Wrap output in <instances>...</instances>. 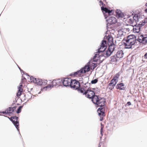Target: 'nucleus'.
Listing matches in <instances>:
<instances>
[{"label":"nucleus","mask_w":147,"mask_h":147,"mask_svg":"<svg viewBox=\"0 0 147 147\" xmlns=\"http://www.w3.org/2000/svg\"><path fill=\"white\" fill-rule=\"evenodd\" d=\"M32 95L29 91H28V94L24 95V96L26 98L28 99L27 101H28L32 98Z\"/></svg>","instance_id":"nucleus-23"},{"label":"nucleus","mask_w":147,"mask_h":147,"mask_svg":"<svg viewBox=\"0 0 147 147\" xmlns=\"http://www.w3.org/2000/svg\"><path fill=\"white\" fill-rule=\"evenodd\" d=\"M99 3L101 4H104V3H103V2L101 0H100L99 1Z\"/></svg>","instance_id":"nucleus-55"},{"label":"nucleus","mask_w":147,"mask_h":147,"mask_svg":"<svg viewBox=\"0 0 147 147\" xmlns=\"http://www.w3.org/2000/svg\"><path fill=\"white\" fill-rule=\"evenodd\" d=\"M144 56L145 59H147V52L144 54Z\"/></svg>","instance_id":"nucleus-51"},{"label":"nucleus","mask_w":147,"mask_h":147,"mask_svg":"<svg viewBox=\"0 0 147 147\" xmlns=\"http://www.w3.org/2000/svg\"><path fill=\"white\" fill-rule=\"evenodd\" d=\"M22 94V93L20 92H17L16 94V96L18 97L20 96Z\"/></svg>","instance_id":"nucleus-45"},{"label":"nucleus","mask_w":147,"mask_h":147,"mask_svg":"<svg viewBox=\"0 0 147 147\" xmlns=\"http://www.w3.org/2000/svg\"><path fill=\"white\" fill-rule=\"evenodd\" d=\"M3 116H4L5 117H8L9 119L12 122L13 124L16 127V125H15V124L16 123L15 121V120H13V119H14V117H13V116H12V117H8L7 116H5V115H3Z\"/></svg>","instance_id":"nucleus-28"},{"label":"nucleus","mask_w":147,"mask_h":147,"mask_svg":"<svg viewBox=\"0 0 147 147\" xmlns=\"http://www.w3.org/2000/svg\"><path fill=\"white\" fill-rule=\"evenodd\" d=\"M131 105V103L130 101L128 102L125 105V106L126 107L127 106H130Z\"/></svg>","instance_id":"nucleus-40"},{"label":"nucleus","mask_w":147,"mask_h":147,"mask_svg":"<svg viewBox=\"0 0 147 147\" xmlns=\"http://www.w3.org/2000/svg\"><path fill=\"white\" fill-rule=\"evenodd\" d=\"M134 15L133 19L130 18L128 20V23L130 24H133L134 23H137L139 21V20L138 16L137 13H134V12L132 14Z\"/></svg>","instance_id":"nucleus-7"},{"label":"nucleus","mask_w":147,"mask_h":147,"mask_svg":"<svg viewBox=\"0 0 147 147\" xmlns=\"http://www.w3.org/2000/svg\"><path fill=\"white\" fill-rule=\"evenodd\" d=\"M90 88H89L87 90H86L84 91V95H85V96L87 98H89L91 99V100L92 102H93L94 100V99L95 98V95L91 96V95L90 94V92L91 91V90L89 89Z\"/></svg>","instance_id":"nucleus-8"},{"label":"nucleus","mask_w":147,"mask_h":147,"mask_svg":"<svg viewBox=\"0 0 147 147\" xmlns=\"http://www.w3.org/2000/svg\"><path fill=\"white\" fill-rule=\"evenodd\" d=\"M106 44L107 41L104 40H102L101 42L100 48L98 49L97 52H96V53L95 54L93 57V61L96 62L98 60V57L101 58L100 57L101 56H100V53L106 49Z\"/></svg>","instance_id":"nucleus-2"},{"label":"nucleus","mask_w":147,"mask_h":147,"mask_svg":"<svg viewBox=\"0 0 147 147\" xmlns=\"http://www.w3.org/2000/svg\"><path fill=\"white\" fill-rule=\"evenodd\" d=\"M101 9L103 13L105 19H107L109 17V15H111L113 10V9L110 10L106 7H104L103 6L101 7Z\"/></svg>","instance_id":"nucleus-5"},{"label":"nucleus","mask_w":147,"mask_h":147,"mask_svg":"<svg viewBox=\"0 0 147 147\" xmlns=\"http://www.w3.org/2000/svg\"><path fill=\"white\" fill-rule=\"evenodd\" d=\"M0 113H2L3 114H5V112L4 111H0Z\"/></svg>","instance_id":"nucleus-56"},{"label":"nucleus","mask_w":147,"mask_h":147,"mask_svg":"<svg viewBox=\"0 0 147 147\" xmlns=\"http://www.w3.org/2000/svg\"><path fill=\"white\" fill-rule=\"evenodd\" d=\"M13 117H14V119L16 120L15 121V124L16 126V127L18 130V131H19V133L20 135V134L19 132V122L18 121V120L19 119V118L18 117H17V116H13Z\"/></svg>","instance_id":"nucleus-17"},{"label":"nucleus","mask_w":147,"mask_h":147,"mask_svg":"<svg viewBox=\"0 0 147 147\" xmlns=\"http://www.w3.org/2000/svg\"><path fill=\"white\" fill-rule=\"evenodd\" d=\"M52 85H51V86H52L53 87V86H58L56 81L55 79L52 82Z\"/></svg>","instance_id":"nucleus-33"},{"label":"nucleus","mask_w":147,"mask_h":147,"mask_svg":"<svg viewBox=\"0 0 147 147\" xmlns=\"http://www.w3.org/2000/svg\"><path fill=\"white\" fill-rule=\"evenodd\" d=\"M4 112H5V114H9V115H9V114H11V112H8L7 111V109L4 111Z\"/></svg>","instance_id":"nucleus-44"},{"label":"nucleus","mask_w":147,"mask_h":147,"mask_svg":"<svg viewBox=\"0 0 147 147\" xmlns=\"http://www.w3.org/2000/svg\"><path fill=\"white\" fill-rule=\"evenodd\" d=\"M144 11L146 13H147V8L145 9V10H144Z\"/></svg>","instance_id":"nucleus-58"},{"label":"nucleus","mask_w":147,"mask_h":147,"mask_svg":"<svg viewBox=\"0 0 147 147\" xmlns=\"http://www.w3.org/2000/svg\"><path fill=\"white\" fill-rule=\"evenodd\" d=\"M101 53L100 54V56L106 59L110 57L111 55L112 54V52H111L109 50H108V49L106 50V49L101 52Z\"/></svg>","instance_id":"nucleus-10"},{"label":"nucleus","mask_w":147,"mask_h":147,"mask_svg":"<svg viewBox=\"0 0 147 147\" xmlns=\"http://www.w3.org/2000/svg\"><path fill=\"white\" fill-rule=\"evenodd\" d=\"M137 41L140 43H147V35L143 34L140 35L138 36V38L137 39Z\"/></svg>","instance_id":"nucleus-9"},{"label":"nucleus","mask_w":147,"mask_h":147,"mask_svg":"<svg viewBox=\"0 0 147 147\" xmlns=\"http://www.w3.org/2000/svg\"><path fill=\"white\" fill-rule=\"evenodd\" d=\"M90 65L89 62L86 64L84 67H82L80 69L76 72H72L69 74V76H75L77 75L79 76H81V74L85 73L86 72L90 71Z\"/></svg>","instance_id":"nucleus-3"},{"label":"nucleus","mask_w":147,"mask_h":147,"mask_svg":"<svg viewBox=\"0 0 147 147\" xmlns=\"http://www.w3.org/2000/svg\"><path fill=\"white\" fill-rule=\"evenodd\" d=\"M110 58L111 60L110 61L111 62H116L119 59L117 57H116V55H114L111 56V57Z\"/></svg>","instance_id":"nucleus-22"},{"label":"nucleus","mask_w":147,"mask_h":147,"mask_svg":"<svg viewBox=\"0 0 147 147\" xmlns=\"http://www.w3.org/2000/svg\"><path fill=\"white\" fill-rule=\"evenodd\" d=\"M23 74H24L26 75L27 76H29L30 77V76L28 75V74L26 73L24 71V73H23Z\"/></svg>","instance_id":"nucleus-53"},{"label":"nucleus","mask_w":147,"mask_h":147,"mask_svg":"<svg viewBox=\"0 0 147 147\" xmlns=\"http://www.w3.org/2000/svg\"><path fill=\"white\" fill-rule=\"evenodd\" d=\"M71 79L70 78H64L62 81L63 85L65 87L69 86L72 84Z\"/></svg>","instance_id":"nucleus-11"},{"label":"nucleus","mask_w":147,"mask_h":147,"mask_svg":"<svg viewBox=\"0 0 147 147\" xmlns=\"http://www.w3.org/2000/svg\"><path fill=\"white\" fill-rule=\"evenodd\" d=\"M53 88L52 86H51V84H49V85L43 87L42 88H41V90L42 91H46L47 90V89L51 88Z\"/></svg>","instance_id":"nucleus-27"},{"label":"nucleus","mask_w":147,"mask_h":147,"mask_svg":"<svg viewBox=\"0 0 147 147\" xmlns=\"http://www.w3.org/2000/svg\"><path fill=\"white\" fill-rule=\"evenodd\" d=\"M100 143H99L98 144V147H100Z\"/></svg>","instance_id":"nucleus-63"},{"label":"nucleus","mask_w":147,"mask_h":147,"mask_svg":"<svg viewBox=\"0 0 147 147\" xmlns=\"http://www.w3.org/2000/svg\"><path fill=\"white\" fill-rule=\"evenodd\" d=\"M137 39H135L129 41H125L126 42H124V45L125 49H130L132 48V46L134 45L136 42Z\"/></svg>","instance_id":"nucleus-6"},{"label":"nucleus","mask_w":147,"mask_h":147,"mask_svg":"<svg viewBox=\"0 0 147 147\" xmlns=\"http://www.w3.org/2000/svg\"><path fill=\"white\" fill-rule=\"evenodd\" d=\"M101 5H102V6H103V7L104 6H105V4L104 3V4H102Z\"/></svg>","instance_id":"nucleus-62"},{"label":"nucleus","mask_w":147,"mask_h":147,"mask_svg":"<svg viewBox=\"0 0 147 147\" xmlns=\"http://www.w3.org/2000/svg\"><path fill=\"white\" fill-rule=\"evenodd\" d=\"M107 39L108 40V44H109V43H114L113 42V38L110 35H109L108 36L105 35L104 38V39L103 40H105V39Z\"/></svg>","instance_id":"nucleus-13"},{"label":"nucleus","mask_w":147,"mask_h":147,"mask_svg":"<svg viewBox=\"0 0 147 147\" xmlns=\"http://www.w3.org/2000/svg\"><path fill=\"white\" fill-rule=\"evenodd\" d=\"M71 88H73L74 89L76 90V88L77 87H76V86L75 85H72V84H71L70 86H69Z\"/></svg>","instance_id":"nucleus-37"},{"label":"nucleus","mask_w":147,"mask_h":147,"mask_svg":"<svg viewBox=\"0 0 147 147\" xmlns=\"http://www.w3.org/2000/svg\"><path fill=\"white\" fill-rule=\"evenodd\" d=\"M123 51L122 50H120L118 51L117 52L116 54H115L116 57H117L119 59L120 58H122L123 56Z\"/></svg>","instance_id":"nucleus-21"},{"label":"nucleus","mask_w":147,"mask_h":147,"mask_svg":"<svg viewBox=\"0 0 147 147\" xmlns=\"http://www.w3.org/2000/svg\"><path fill=\"white\" fill-rule=\"evenodd\" d=\"M145 6L146 7L147 6V3L145 4Z\"/></svg>","instance_id":"nucleus-64"},{"label":"nucleus","mask_w":147,"mask_h":147,"mask_svg":"<svg viewBox=\"0 0 147 147\" xmlns=\"http://www.w3.org/2000/svg\"><path fill=\"white\" fill-rule=\"evenodd\" d=\"M124 31L127 32H129L130 31V29L129 28H125L124 30Z\"/></svg>","instance_id":"nucleus-47"},{"label":"nucleus","mask_w":147,"mask_h":147,"mask_svg":"<svg viewBox=\"0 0 147 147\" xmlns=\"http://www.w3.org/2000/svg\"><path fill=\"white\" fill-rule=\"evenodd\" d=\"M18 92H20L22 93V89L21 88H20V86L18 87Z\"/></svg>","instance_id":"nucleus-38"},{"label":"nucleus","mask_w":147,"mask_h":147,"mask_svg":"<svg viewBox=\"0 0 147 147\" xmlns=\"http://www.w3.org/2000/svg\"><path fill=\"white\" fill-rule=\"evenodd\" d=\"M16 108H17V107L16 106H14L13 107H11V109H12L11 110L12 111L11 112V114H13V113H13L14 112V111L16 109Z\"/></svg>","instance_id":"nucleus-35"},{"label":"nucleus","mask_w":147,"mask_h":147,"mask_svg":"<svg viewBox=\"0 0 147 147\" xmlns=\"http://www.w3.org/2000/svg\"><path fill=\"white\" fill-rule=\"evenodd\" d=\"M95 98L93 103L96 105L97 107H100L97 110L98 115H101V114H104V111L106 106L105 103L106 102V99L104 98L100 97L99 95H95Z\"/></svg>","instance_id":"nucleus-1"},{"label":"nucleus","mask_w":147,"mask_h":147,"mask_svg":"<svg viewBox=\"0 0 147 147\" xmlns=\"http://www.w3.org/2000/svg\"><path fill=\"white\" fill-rule=\"evenodd\" d=\"M23 107V105L19 107L18 108L16 111V113L17 114H19L21 112L22 109V108Z\"/></svg>","instance_id":"nucleus-31"},{"label":"nucleus","mask_w":147,"mask_h":147,"mask_svg":"<svg viewBox=\"0 0 147 147\" xmlns=\"http://www.w3.org/2000/svg\"><path fill=\"white\" fill-rule=\"evenodd\" d=\"M116 16L118 18H123L124 17L123 13H122L121 11L119 9H117L116 10Z\"/></svg>","instance_id":"nucleus-18"},{"label":"nucleus","mask_w":147,"mask_h":147,"mask_svg":"<svg viewBox=\"0 0 147 147\" xmlns=\"http://www.w3.org/2000/svg\"><path fill=\"white\" fill-rule=\"evenodd\" d=\"M105 59V58H104L102 60H100V63H101L103 62V61Z\"/></svg>","instance_id":"nucleus-54"},{"label":"nucleus","mask_w":147,"mask_h":147,"mask_svg":"<svg viewBox=\"0 0 147 147\" xmlns=\"http://www.w3.org/2000/svg\"><path fill=\"white\" fill-rule=\"evenodd\" d=\"M92 89L94 90L99 92V90L98 88H93Z\"/></svg>","instance_id":"nucleus-46"},{"label":"nucleus","mask_w":147,"mask_h":147,"mask_svg":"<svg viewBox=\"0 0 147 147\" xmlns=\"http://www.w3.org/2000/svg\"><path fill=\"white\" fill-rule=\"evenodd\" d=\"M15 103H13L12 104H11V106H13L14 105V104H15Z\"/></svg>","instance_id":"nucleus-61"},{"label":"nucleus","mask_w":147,"mask_h":147,"mask_svg":"<svg viewBox=\"0 0 147 147\" xmlns=\"http://www.w3.org/2000/svg\"><path fill=\"white\" fill-rule=\"evenodd\" d=\"M108 45L109 47L107 49L111 52H112V53H113L115 48V45L114 43H111L110 44H109Z\"/></svg>","instance_id":"nucleus-19"},{"label":"nucleus","mask_w":147,"mask_h":147,"mask_svg":"<svg viewBox=\"0 0 147 147\" xmlns=\"http://www.w3.org/2000/svg\"><path fill=\"white\" fill-rule=\"evenodd\" d=\"M106 19L107 23L106 28L107 30L109 28V27L111 25L116 23L117 22V20L115 17L110 16V15H109V17Z\"/></svg>","instance_id":"nucleus-4"},{"label":"nucleus","mask_w":147,"mask_h":147,"mask_svg":"<svg viewBox=\"0 0 147 147\" xmlns=\"http://www.w3.org/2000/svg\"><path fill=\"white\" fill-rule=\"evenodd\" d=\"M145 19L146 23H147V18H146Z\"/></svg>","instance_id":"nucleus-60"},{"label":"nucleus","mask_w":147,"mask_h":147,"mask_svg":"<svg viewBox=\"0 0 147 147\" xmlns=\"http://www.w3.org/2000/svg\"><path fill=\"white\" fill-rule=\"evenodd\" d=\"M103 131V129L102 127H101L100 129V133H102Z\"/></svg>","instance_id":"nucleus-57"},{"label":"nucleus","mask_w":147,"mask_h":147,"mask_svg":"<svg viewBox=\"0 0 147 147\" xmlns=\"http://www.w3.org/2000/svg\"><path fill=\"white\" fill-rule=\"evenodd\" d=\"M71 81L72 84L74 83V84H78L79 86L80 87V83L78 80H76V79H71Z\"/></svg>","instance_id":"nucleus-30"},{"label":"nucleus","mask_w":147,"mask_h":147,"mask_svg":"<svg viewBox=\"0 0 147 147\" xmlns=\"http://www.w3.org/2000/svg\"><path fill=\"white\" fill-rule=\"evenodd\" d=\"M29 78L30 82H33L35 84H36L37 85H38V81L40 80H42L40 79H37L35 78H34L32 76H30V78H29L28 77V79Z\"/></svg>","instance_id":"nucleus-16"},{"label":"nucleus","mask_w":147,"mask_h":147,"mask_svg":"<svg viewBox=\"0 0 147 147\" xmlns=\"http://www.w3.org/2000/svg\"><path fill=\"white\" fill-rule=\"evenodd\" d=\"M120 75V72L117 73L114 76L113 78L112 79L114 81L116 82L117 83L118 81V79Z\"/></svg>","instance_id":"nucleus-26"},{"label":"nucleus","mask_w":147,"mask_h":147,"mask_svg":"<svg viewBox=\"0 0 147 147\" xmlns=\"http://www.w3.org/2000/svg\"><path fill=\"white\" fill-rule=\"evenodd\" d=\"M117 84V82L114 81L112 79L111 81L110 82L108 85V87L110 90H112L113 89L114 86Z\"/></svg>","instance_id":"nucleus-14"},{"label":"nucleus","mask_w":147,"mask_h":147,"mask_svg":"<svg viewBox=\"0 0 147 147\" xmlns=\"http://www.w3.org/2000/svg\"><path fill=\"white\" fill-rule=\"evenodd\" d=\"M98 80L97 79H95L91 81V83L92 84H95L97 82Z\"/></svg>","instance_id":"nucleus-34"},{"label":"nucleus","mask_w":147,"mask_h":147,"mask_svg":"<svg viewBox=\"0 0 147 147\" xmlns=\"http://www.w3.org/2000/svg\"><path fill=\"white\" fill-rule=\"evenodd\" d=\"M90 94L91 95V96H92V95L93 96L94 95H96L95 94V93L94 92V91L92 90L90 92Z\"/></svg>","instance_id":"nucleus-41"},{"label":"nucleus","mask_w":147,"mask_h":147,"mask_svg":"<svg viewBox=\"0 0 147 147\" xmlns=\"http://www.w3.org/2000/svg\"><path fill=\"white\" fill-rule=\"evenodd\" d=\"M22 81H26V79L23 76L22 77Z\"/></svg>","instance_id":"nucleus-49"},{"label":"nucleus","mask_w":147,"mask_h":147,"mask_svg":"<svg viewBox=\"0 0 147 147\" xmlns=\"http://www.w3.org/2000/svg\"><path fill=\"white\" fill-rule=\"evenodd\" d=\"M142 23L144 24V25H145V24L146 23V21H145V19H144V20H143L142 21Z\"/></svg>","instance_id":"nucleus-52"},{"label":"nucleus","mask_w":147,"mask_h":147,"mask_svg":"<svg viewBox=\"0 0 147 147\" xmlns=\"http://www.w3.org/2000/svg\"><path fill=\"white\" fill-rule=\"evenodd\" d=\"M7 111L8 112H11L12 111L11 107H9L7 109Z\"/></svg>","instance_id":"nucleus-42"},{"label":"nucleus","mask_w":147,"mask_h":147,"mask_svg":"<svg viewBox=\"0 0 147 147\" xmlns=\"http://www.w3.org/2000/svg\"><path fill=\"white\" fill-rule=\"evenodd\" d=\"M38 81H38V85H45L47 84V80H40Z\"/></svg>","instance_id":"nucleus-25"},{"label":"nucleus","mask_w":147,"mask_h":147,"mask_svg":"<svg viewBox=\"0 0 147 147\" xmlns=\"http://www.w3.org/2000/svg\"><path fill=\"white\" fill-rule=\"evenodd\" d=\"M101 114V115H98L100 117V121H102L103 120V116H105V112H104V114Z\"/></svg>","instance_id":"nucleus-36"},{"label":"nucleus","mask_w":147,"mask_h":147,"mask_svg":"<svg viewBox=\"0 0 147 147\" xmlns=\"http://www.w3.org/2000/svg\"><path fill=\"white\" fill-rule=\"evenodd\" d=\"M144 24L143 23H142V22H140L139 23V24L137 25L139 27H140L141 28V27L142 26H144Z\"/></svg>","instance_id":"nucleus-39"},{"label":"nucleus","mask_w":147,"mask_h":147,"mask_svg":"<svg viewBox=\"0 0 147 147\" xmlns=\"http://www.w3.org/2000/svg\"><path fill=\"white\" fill-rule=\"evenodd\" d=\"M83 78H80L79 80V82H80V83H81L82 84L83 83Z\"/></svg>","instance_id":"nucleus-43"},{"label":"nucleus","mask_w":147,"mask_h":147,"mask_svg":"<svg viewBox=\"0 0 147 147\" xmlns=\"http://www.w3.org/2000/svg\"><path fill=\"white\" fill-rule=\"evenodd\" d=\"M90 83H88V82L85 83L84 85H86V87H87V85H90Z\"/></svg>","instance_id":"nucleus-50"},{"label":"nucleus","mask_w":147,"mask_h":147,"mask_svg":"<svg viewBox=\"0 0 147 147\" xmlns=\"http://www.w3.org/2000/svg\"><path fill=\"white\" fill-rule=\"evenodd\" d=\"M131 26L133 27V32L135 33H138L140 30V28L137 25V23H136L134 25H132Z\"/></svg>","instance_id":"nucleus-12"},{"label":"nucleus","mask_w":147,"mask_h":147,"mask_svg":"<svg viewBox=\"0 0 147 147\" xmlns=\"http://www.w3.org/2000/svg\"><path fill=\"white\" fill-rule=\"evenodd\" d=\"M55 80L58 86H60V84L61 83V81H62V80L59 79H55Z\"/></svg>","instance_id":"nucleus-32"},{"label":"nucleus","mask_w":147,"mask_h":147,"mask_svg":"<svg viewBox=\"0 0 147 147\" xmlns=\"http://www.w3.org/2000/svg\"><path fill=\"white\" fill-rule=\"evenodd\" d=\"M76 90H77L78 92H80L81 93H83L84 95V93L85 91L84 88L80 86H77L76 88Z\"/></svg>","instance_id":"nucleus-24"},{"label":"nucleus","mask_w":147,"mask_h":147,"mask_svg":"<svg viewBox=\"0 0 147 147\" xmlns=\"http://www.w3.org/2000/svg\"><path fill=\"white\" fill-rule=\"evenodd\" d=\"M23 86V85L22 84L18 86H20V88H21Z\"/></svg>","instance_id":"nucleus-59"},{"label":"nucleus","mask_w":147,"mask_h":147,"mask_svg":"<svg viewBox=\"0 0 147 147\" xmlns=\"http://www.w3.org/2000/svg\"><path fill=\"white\" fill-rule=\"evenodd\" d=\"M89 63L90 65V67L91 66V65L90 63V62H88ZM97 63H92V64L91 65V69H94L97 66Z\"/></svg>","instance_id":"nucleus-29"},{"label":"nucleus","mask_w":147,"mask_h":147,"mask_svg":"<svg viewBox=\"0 0 147 147\" xmlns=\"http://www.w3.org/2000/svg\"><path fill=\"white\" fill-rule=\"evenodd\" d=\"M18 67L19 69L20 70L21 73H24V71L22 69H21L20 67L18 66Z\"/></svg>","instance_id":"nucleus-48"},{"label":"nucleus","mask_w":147,"mask_h":147,"mask_svg":"<svg viewBox=\"0 0 147 147\" xmlns=\"http://www.w3.org/2000/svg\"><path fill=\"white\" fill-rule=\"evenodd\" d=\"M136 37L133 34H131L127 36V39L125 40V41H129V40H133L135 39H136Z\"/></svg>","instance_id":"nucleus-20"},{"label":"nucleus","mask_w":147,"mask_h":147,"mask_svg":"<svg viewBox=\"0 0 147 147\" xmlns=\"http://www.w3.org/2000/svg\"><path fill=\"white\" fill-rule=\"evenodd\" d=\"M124 84L123 83H119L117 84L116 86V88L117 89L120 90H124L126 87H124Z\"/></svg>","instance_id":"nucleus-15"}]
</instances>
